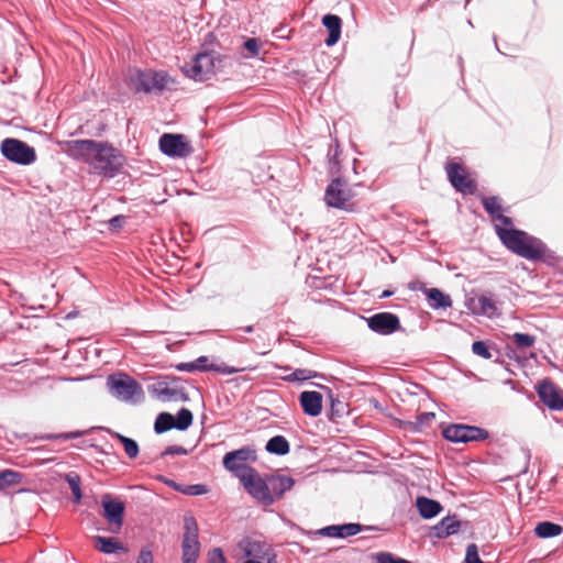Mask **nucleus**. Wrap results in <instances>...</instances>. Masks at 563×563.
Listing matches in <instances>:
<instances>
[{"mask_svg": "<svg viewBox=\"0 0 563 563\" xmlns=\"http://www.w3.org/2000/svg\"><path fill=\"white\" fill-rule=\"evenodd\" d=\"M90 165L108 177H114L123 165V156L112 145L100 142L96 148Z\"/></svg>", "mask_w": 563, "mask_h": 563, "instance_id": "nucleus-1", "label": "nucleus"}, {"mask_svg": "<svg viewBox=\"0 0 563 563\" xmlns=\"http://www.w3.org/2000/svg\"><path fill=\"white\" fill-rule=\"evenodd\" d=\"M0 153L7 161L21 166L32 165L37 159L33 146L14 137H7L1 141Z\"/></svg>", "mask_w": 563, "mask_h": 563, "instance_id": "nucleus-2", "label": "nucleus"}, {"mask_svg": "<svg viewBox=\"0 0 563 563\" xmlns=\"http://www.w3.org/2000/svg\"><path fill=\"white\" fill-rule=\"evenodd\" d=\"M217 59L213 52L198 53L190 62L185 63L181 69L188 78L205 81L214 74Z\"/></svg>", "mask_w": 563, "mask_h": 563, "instance_id": "nucleus-3", "label": "nucleus"}, {"mask_svg": "<svg viewBox=\"0 0 563 563\" xmlns=\"http://www.w3.org/2000/svg\"><path fill=\"white\" fill-rule=\"evenodd\" d=\"M445 440L453 443L482 442L489 438V432L481 427L451 423L442 430Z\"/></svg>", "mask_w": 563, "mask_h": 563, "instance_id": "nucleus-4", "label": "nucleus"}, {"mask_svg": "<svg viewBox=\"0 0 563 563\" xmlns=\"http://www.w3.org/2000/svg\"><path fill=\"white\" fill-rule=\"evenodd\" d=\"M168 75L164 71H154L151 69L135 70L131 75L130 80L136 92L150 93L153 91H162L168 82Z\"/></svg>", "mask_w": 563, "mask_h": 563, "instance_id": "nucleus-5", "label": "nucleus"}, {"mask_svg": "<svg viewBox=\"0 0 563 563\" xmlns=\"http://www.w3.org/2000/svg\"><path fill=\"white\" fill-rule=\"evenodd\" d=\"M152 391L162 401H188L189 396L181 378L166 376L152 386Z\"/></svg>", "mask_w": 563, "mask_h": 563, "instance_id": "nucleus-6", "label": "nucleus"}, {"mask_svg": "<svg viewBox=\"0 0 563 563\" xmlns=\"http://www.w3.org/2000/svg\"><path fill=\"white\" fill-rule=\"evenodd\" d=\"M353 192L343 177L333 178L327 186L324 192L325 203L335 209L350 210V200Z\"/></svg>", "mask_w": 563, "mask_h": 563, "instance_id": "nucleus-7", "label": "nucleus"}, {"mask_svg": "<svg viewBox=\"0 0 563 563\" xmlns=\"http://www.w3.org/2000/svg\"><path fill=\"white\" fill-rule=\"evenodd\" d=\"M184 530L181 542L183 562L196 563L199 556L200 543L198 540V523L192 516L184 517Z\"/></svg>", "mask_w": 563, "mask_h": 563, "instance_id": "nucleus-8", "label": "nucleus"}, {"mask_svg": "<svg viewBox=\"0 0 563 563\" xmlns=\"http://www.w3.org/2000/svg\"><path fill=\"white\" fill-rule=\"evenodd\" d=\"M256 451L250 446L228 452L223 457V466L227 471L233 473L239 479L240 475L247 474L249 470H254L249 466V462L256 461Z\"/></svg>", "mask_w": 563, "mask_h": 563, "instance_id": "nucleus-9", "label": "nucleus"}, {"mask_svg": "<svg viewBox=\"0 0 563 563\" xmlns=\"http://www.w3.org/2000/svg\"><path fill=\"white\" fill-rule=\"evenodd\" d=\"M240 482L247 493L261 505H273V498L268 494L267 476L261 477L256 470H249L247 474L240 475Z\"/></svg>", "mask_w": 563, "mask_h": 563, "instance_id": "nucleus-10", "label": "nucleus"}, {"mask_svg": "<svg viewBox=\"0 0 563 563\" xmlns=\"http://www.w3.org/2000/svg\"><path fill=\"white\" fill-rule=\"evenodd\" d=\"M107 385L114 397L124 401L142 394L140 384L126 374L110 375L107 379Z\"/></svg>", "mask_w": 563, "mask_h": 563, "instance_id": "nucleus-11", "label": "nucleus"}, {"mask_svg": "<svg viewBox=\"0 0 563 563\" xmlns=\"http://www.w3.org/2000/svg\"><path fill=\"white\" fill-rule=\"evenodd\" d=\"M158 145L162 153L169 157L185 158L194 152L183 134L165 133L159 137Z\"/></svg>", "mask_w": 563, "mask_h": 563, "instance_id": "nucleus-12", "label": "nucleus"}, {"mask_svg": "<svg viewBox=\"0 0 563 563\" xmlns=\"http://www.w3.org/2000/svg\"><path fill=\"white\" fill-rule=\"evenodd\" d=\"M62 150L71 158L84 161L90 165L93 153L100 146L95 140H67L59 143Z\"/></svg>", "mask_w": 563, "mask_h": 563, "instance_id": "nucleus-13", "label": "nucleus"}, {"mask_svg": "<svg viewBox=\"0 0 563 563\" xmlns=\"http://www.w3.org/2000/svg\"><path fill=\"white\" fill-rule=\"evenodd\" d=\"M445 172L449 181L457 191L464 195H474L477 190V184L475 179L468 177L459 163L450 162L445 166Z\"/></svg>", "mask_w": 563, "mask_h": 563, "instance_id": "nucleus-14", "label": "nucleus"}, {"mask_svg": "<svg viewBox=\"0 0 563 563\" xmlns=\"http://www.w3.org/2000/svg\"><path fill=\"white\" fill-rule=\"evenodd\" d=\"M365 320L369 330L379 335H390L401 328L399 318L391 312H377Z\"/></svg>", "mask_w": 563, "mask_h": 563, "instance_id": "nucleus-15", "label": "nucleus"}, {"mask_svg": "<svg viewBox=\"0 0 563 563\" xmlns=\"http://www.w3.org/2000/svg\"><path fill=\"white\" fill-rule=\"evenodd\" d=\"M242 544L245 555L253 558L243 563H277L276 555L265 542L244 539Z\"/></svg>", "mask_w": 563, "mask_h": 563, "instance_id": "nucleus-16", "label": "nucleus"}, {"mask_svg": "<svg viewBox=\"0 0 563 563\" xmlns=\"http://www.w3.org/2000/svg\"><path fill=\"white\" fill-rule=\"evenodd\" d=\"M540 401L550 410L563 409V396L556 385L549 378L543 379L537 387Z\"/></svg>", "mask_w": 563, "mask_h": 563, "instance_id": "nucleus-17", "label": "nucleus"}, {"mask_svg": "<svg viewBox=\"0 0 563 563\" xmlns=\"http://www.w3.org/2000/svg\"><path fill=\"white\" fill-rule=\"evenodd\" d=\"M376 527L363 526L360 523L349 522L343 525H331L321 528L318 533L322 537L344 539L355 536L364 530H374Z\"/></svg>", "mask_w": 563, "mask_h": 563, "instance_id": "nucleus-18", "label": "nucleus"}, {"mask_svg": "<svg viewBox=\"0 0 563 563\" xmlns=\"http://www.w3.org/2000/svg\"><path fill=\"white\" fill-rule=\"evenodd\" d=\"M497 235L503 244L512 253L526 252L523 249V241L527 239V232L515 228H498Z\"/></svg>", "mask_w": 563, "mask_h": 563, "instance_id": "nucleus-19", "label": "nucleus"}, {"mask_svg": "<svg viewBox=\"0 0 563 563\" xmlns=\"http://www.w3.org/2000/svg\"><path fill=\"white\" fill-rule=\"evenodd\" d=\"M295 479L286 475H268L267 487L268 494L273 498V504L283 497V495L292 488Z\"/></svg>", "mask_w": 563, "mask_h": 563, "instance_id": "nucleus-20", "label": "nucleus"}, {"mask_svg": "<svg viewBox=\"0 0 563 563\" xmlns=\"http://www.w3.org/2000/svg\"><path fill=\"white\" fill-rule=\"evenodd\" d=\"M522 245L526 252H519L518 256L529 261H539L545 257L549 252V249L540 239L529 235L528 233Z\"/></svg>", "mask_w": 563, "mask_h": 563, "instance_id": "nucleus-21", "label": "nucleus"}, {"mask_svg": "<svg viewBox=\"0 0 563 563\" xmlns=\"http://www.w3.org/2000/svg\"><path fill=\"white\" fill-rule=\"evenodd\" d=\"M103 507V517L110 525L117 526V530H112L113 532H117L122 523H123V516H124V504L120 500H111V499H104L102 501Z\"/></svg>", "mask_w": 563, "mask_h": 563, "instance_id": "nucleus-22", "label": "nucleus"}, {"mask_svg": "<svg viewBox=\"0 0 563 563\" xmlns=\"http://www.w3.org/2000/svg\"><path fill=\"white\" fill-rule=\"evenodd\" d=\"M299 402L307 416L318 417L322 411V395L319 391H302L299 396Z\"/></svg>", "mask_w": 563, "mask_h": 563, "instance_id": "nucleus-23", "label": "nucleus"}, {"mask_svg": "<svg viewBox=\"0 0 563 563\" xmlns=\"http://www.w3.org/2000/svg\"><path fill=\"white\" fill-rule=\"evenodd\" d=\"M460 528L461 521L457 519L456 515L446 516L433 527V536L439 539H445L457 533Z\"/></svg>", "mask_w": 563, "mask_h": 563, "instance_id": "nucleus-24", "label": "nucleus"}, {"mask_svg": "<svg viewBox=\"0 0 563 563\" xmlns=\"http://www.w3.org/2000/svg\"><path fill=\"white\" fill-rule=\"evenodd\" d=\"M322 24L329 32L324 44L329 47L335 45L341 36L342 20L335 14H325L322 18Z\"/></svg>", "mask_w": 563, "mask_h": 563, "instance_id": "nucleus-25", "label": "nucleus"}, {"mask_svg": "<svg viewBox=\"0 0 563 563\" xmlns=\"http://www.w3.org/2000/svg\"><path fill=\"white\" fill-rule=\"evenodd\" d=\"M477 313L488 318H495L500 314L499 305L500 302L494 298L490 292L482 294L476 299Z\"/></svg>", "mask_w": 563, "mask_h": 563, "instance_id": "nucleus-26", "label": "nucleus"}, {"mask_svg": "<svg viewBox=\"0 0 563 563\" xmlns=\"http://www.w3.org/2000/svg\"><path fill=\"white\" fill-rule=\"evenodd\" d=\"M416 506L418 508L420 516L423 519L434 518L443 509L442 505L438 500L423 496L417 498Z\"/></svg>", "mask_w": 563, "mask_h": 563, "instance_id": "nucleus-27", "label": "nucleus"}, {"mask_svg": "<svg viewBox=\"0 0 563 563\" xmlns=\"http://www.w3.org/2000/svg\"><path fill=\"white\" fill-rule=\"evenodd\" d=\"M424 295L428 299L429 307L434 310L446 309L452 306L451 297L438 288L426 289Z\"/></svg>", "mask_w": 563, "mask_h": 563, "instance_id": "nucleus-28", "label": "nucleus"}, {"mask_svg": "<svg viewBox=\"0 0 563 563\" xmlns=\"http://www.w3.org/2000/svg\"><path fill=\"white\" fill-rule=\"evenodd\" d=\"M95 541L99 544L97 549L104 554H112L117 551H124L123 544L114 538L95 536Z\"/></svg>", "mask_w": 563, "mask_h": 563, "instance_id": "nucleus-29", "label": "nucleus"}, {"mask_svg": "<svg viewBox=\"0 0 563 563\" xmlns=\"http://www.w3.org/2000/svg\"><path fill=\"white\" fill-rule=\"evenodd\" d=\"M265 449L271 454L282 456L286 455L289 452L290 445L285 437L275 435L267 441Z\"/></svg>", "mask_w": 563, "mask_h": 563, "instance_id": "nucleus-30", "label": "nucleus"}, {"mask_svg": "<svg viewBox=\"0 0 563 563\" xmlns=\"http://www.w3.org/2000/svg\"><path fill=\"white\" fill-rule=\"evenodd\" d=\"M563 528L551 521H542L536 526L534 532L536 536L542 539L553 538L561 534Z\"/></svg>", "mask_w": 563, "mask_h": 563, "instance_id": "nucleus-31", "label": "nucleus"}, {"mask_svg": "<svg viewBox=\"0 0 563 563\" xmlns=\"http://www.w3.org/2000/svg\"><path fill=\"white\" fill-rule=\"evenodd\" d=\"M111 437L118 439L123 445L125 454L130 459H135L140 453L139 444L135 440L128 438L119 432H110Z\"/></svg>", "mask_w": 563, "mask_h": 563, "instance_id": "nucleus-32", "label": "nucleus"}, {"mask_svg": "<svg viewBox=\"0 0 563 563\" xmlns=\"http://www.w3.org/2000/svg\"><path fill=\"white\" fill-rule=\"evenodd\" d=\"M339 154H340V145L338 140H334V142L330 145V148L328 151V163H329V173L331 175H339L341 173V164L339 161Z\"/></svg>", "mask_w": 563, "mask_h": 563, "instance_id": "nucleus-33", "label": "nucleus"}, {"mask_svg": "<svg viewBox=\"0 0 563 563\" xmlns=\"http://www.w3.org/2000/svg\"><path fill=\"white\" fill-rule=\"evenodd\" d=\"M328 390V398L330 402V419L340 418L346 413L347 405L340 400L338 396H335L330 388Z\"/></svg>", "mask_w": 563, "mask_h": 563, "instance_id": "nucleus-34", "label": "nucleus"}, {"mask_svg": "<svg viewBox=\"0 0 563 563\" xmlns=\"http://www.w3.org/2000/svg\"><path fill=\"white\" fill-rule=\"evenodd\" d=\"M174 416L169 412H161L154 422V431L157 434H162L164 432H167L172 429H175L174 427Z\"/></svg>", "mask_w": 563, "mask_h": 563, "instance_id": "nucleus-35", "label": "nucleus"}, {"mask_svg": "<svg viewBox=\"0 0 563 563\" xmlns=\"http://www.w3.org/2000/svg\"><path fill=\"white\" fill-rule=\"evenodd\" d=\"M23 475L20 472L12 470H3L0 472V489L3 490L8 487L15 486L21 483Z\"/></svg>", "mask_w": 563, "mask_h": 563, "instance_id": "nucleus-36", "label": "nucleus"}, {"mask_svg": "<svg viewBox=\"0 0 563 563\" xmlns=\"http://www.w3.org/2000/svg\"><path fill=\"white\" fill-rule=\"evenodd\" d=\"M192 412L187 408H181L174 417V427L176 430L185 431L192 424Z\"/></svg>", "mask_w": 563, "mask_h": 563, "instance_id": "nucleus-37", "label": "nucleus"}, {"mask_svg": "<svg viewBox=\"0 0 563 563\" xmlns=\"http://www.w3.org/2000/svg\"><path fill=\"white\" fill-rule=\"evenodd\" d=\"M318 377V373L307 368H297L290 374L284 376V380L288 383L292 382H306L308 379Z\"/></svg>", "mask_w": 563, "mask_h": 563, "instance_id": "nucleus-38", "label": "nucleus"}, {"mask_svg": "<svg viewBox=\"0 0 563 563\" xmlns=\"http://www.w3.org/2000/svg\"><path fill=\"white\" fill-rule=\"evenodd\" d=\"M65 481L71 489L74 496V503L79 504L82 498V493L80 488V476L75 473H69L65 475Z\"/></svg>", "mask_w": 563, "mask_h": 563, "instance_id": "nucleus-39", "label": "nucleus"}, {"mask_svg": "<svg viewBox=\"0 0 563 563\" xmlns=\"http://www.w3.org/2000/svg\"><path fill=\"white\" fill-rule=\"evenodd\" d=\"M482 205L485 211L492 217L496 218L499 213H501V206L499 202L498 197L492 196V197H484L482 199Z\"/></svg>", "mask_w": 563, "mask_h": 563, "instance_id": "nucleus-40", "label": "nucleus"}, {"mask_svg": "<svg viewBox=\"0 0 563 563\" xmlns=\"http://www.w3.org/2000/svg\"><path fill=\"white\" fill-rule=\"evenodd\" d=\"M512 342L517 349L531 347L536 343V336L528 333H514Z\"/></svg>", "mask_w": 563, "mask_h": 563, "instance_id": "nucleus-41", "label": "nucleus"}, {"mask_svg": "<svg viewBox=\"0 0 563 563\" xmlns=\"http://www.w3.org/2000/svg\"><path fill=\"white\" fill-rule=\"evenodd\" d=\"M472 352L485 360H489L493 356L488 345L484 341H475L472 344Z\"/></svg>", "mask_w": 563, "mask_h": 563, "instance_id": "nucleus-42", "label": "nucleus"}, {"mask_svg": "<svg viewBox=\"0 0 563 563\" xmlns=\"http://www.w3.org/2000/svg\"><path fill=\"white\" fill-rule=\"evenodd\" d=\"M209 492L205 484L184 485L183 494L187 496H200Z\"/></svg>", "mask_w": 563, "mask_h": 563, "instance_id": "nucleus-43", "label": "nucleus"}, {"mask_svg": "<svg viewBox=\"0 0 563 563\" xmlns=\"http://www.w3.org/2000/svg\"><path fill=\"white\" fill-rule=\"evenodd\" d=\"M376 562L377 563H411L408 560L395 556L390 552H378L376 554Z\"/></svg>", "mask_w": 563, "mask_h": 563, "instance_id": "nucleus-44", "label": "nucleus"}, {"mask_svg": "<svg viewBox=\"0 0 563 563\" xmlns=\"http://www.w3.org/2000/svg\"><path fill=\"white\" fill-rule=\"evenodd\" d=\"M464 563H485L478 555V548L475 543H470L466 548Z\"/></svg>", "mask_w": 563, "mask_h": 563, "instance_id": "nucleus-45", "label": "nucleus"}, {"mask_svg": "<svg viewBox=\"0 0 563 563\" xmlns=\"http://www.w3.org/2000/svg\"><path fill=\"white\" fill-rule=\"evenodd\" d=\"M244 48L249 52L250 57H256L260 54L261 42L256 37H250L244 42Z\"/></svg>", "mask_w": 563, "mask_h": 563, "instance_id": "nucleus-46", "label": "nucleus"}, {"mask_svg": "<svg viewBox=\"0 0 563 563\" xmlns=\"http://www.w3.org/2000/svg\"><path fill=\"white\" fill-rule=\"evenodd\" d=\"M434 418V412H422L418 415L416 421L413 422L415 430H421L422 428L428 426Z\"/></svg>", "mask_w": 563, "mask_h": 563, "instance_id": "nucleus-47", "label": "nucleus"}, {"mask_svg": "<svg viewBox=\"0 0 563 563\" xmlns=\"http://www.w3.org/2000/svg\"><path fill=\"white\" fill-rule=\"evenodd\" d=\"M195 365L198 366L197 372H214L216 364L209 363L208 356H199L194 361Z\"/></svg>", "mask_w": 563, "mask_h": 563, "instance_id": "nucleus-48", "label": "nucleus"}, {"mask_svg": "<svg viewBox=\"0 0 563 563\" xmlns=\"http://www.w3.org/2000/svg\"><path fill=\"white\" fill-rule=\"evenodd\" d=\"M84 434L81 431H71V432H65V433H58V434H47L45 439L47 440H58V439H77L80 438Z\"/></svg>", "mask_w": 563, "mask_h": 563, "instance_id": "nucleus-49", "label": "nucleus"}, {"mask_svg": "<svg viewBox=\"0 0 563 563\" xmlns=\"http://www.w3.org/2000/svg\"><path fill=\"white\" fill-rule=\"evenodd\" d=\"M188 451L180 445H169L162 452L161 455H186Z\"/></svg>", "mask_w": 563, "mask_h": 563, "instance_id": "nucleus-50", "label": "nucleus"}, {"mask_svg": "<svg viewBox=\"0 0 563 563\" xmlns=\"http://www.w3.org/2000/svg\"><path fill=\"white\" fill-rule=\"evenodd\" d=\"M241 368H236L233 366H229L224 363H221L219 365L216 364L214 372L223 374V375H231L241 372Z\"/></svg>", "mask_w": 563, "mask_h": 563, "instance_id": "nucleus-51", "label": "nucleus"}, {"mask_svg": "<svg viewBox=\"0 0 563 563\" xmlns=\"http://www.w3.org/2000/svg\"><path fill=\"white\" fill-rule=\"evenodd\" d=\"M136 563H153V553L148 548H142Z\"/></svg>", "mask_w": 563, "mask_h": 563, "instance_id": "nucleus-52", "label": "nucleus"}, {"mask_svg": "<svg viewBox=\"0 0 563 563\" xmlns=\"http://www.w3.org/2000/svg\"><path fill=\"white\" fill-rule=\"evenodd\" d=\"M209 563H225V558H224L223 552H222V550L220 548H214L210 552Z\"/></svg>", "mask_w": 563, "mask_h": 563, "instance_id": "nucleus-53", "label": "nucleus"}, {"mask_svg": "<svg viewBox=\"0 0 563 563\" xmlns=\"http://www.w3.org/2000/svg\"><path fill=\"white\" fill-rule=\"evenodd\" d=\"M124 223H125V217L124 216H122V214L114 216L113 218H111L109 220V228L111 230H118V229H121Z\"/></svg>", "mask_w": 563, "mask_h": 563, "instance_id": "nucleus-54", "label": "nucleus"}, {"mask_svg": "<svg viewBox=\"0 0 563 563\" xmlns=\"http://www.w3.org/2000/svg\"><path fill=\"white\" fill-rule=\"evenodd\" d=\"M175 368L179 372H197L198 366L192 362H183L175 365Z\"/></svg>", "mask_w": 563, "mask_h": 563, "instance_id": "nucleus-55", "label": "nucleus"}, {"mask_svg": "<svg viewBox=\"0 0 563 563\" xmlns=\"http://www.w3.org/2000/svg\"><path fill=\"white\" fill-rule=\"evenodd\" d=\"M159 481L166 484L168 487L183 494L184 485L177 484L175 481L165 478L164 476H161Z\"/></svg>", "mask_w": 563, "mask_h": 563, "instance_id": "nucleus-56", "label": "nucleus"}, {"mask_svg": "<svg viewBox=\"0 0 563 563\" xmlns=\"http://www.w3.org/2000/svg\"><path fill=\"white\" fill-rule=\"evenodd\" d=\"M495 219L500 221L504 225L512 228V220H511V218H509L507 216H504L503 213H499Z\"/></svg>", "mask_w": 563, "mask_h": 563, "instance_id": "nucleus-57", "label": "nucleus"}, {"mask_svg": "<svg viewBox=\"0 0 563 563\" xmlns=\"http://www.w3.org/2000/svg\"><path fill=\"white\" fill-rule=\"evenodd\" d=\"M238 330L239 331H243L244 333H252L254 331V327L253 325H246V327H243V328H239Z\"/></svg>", "mask_w": 563, "mask_h": 563, "instance_id": "nucleus-58", "label": "nucleus"}, {"mask_svg": "<svg viewBox=\"0 0 563 563\" xmlns=\"http://www.w3.org/2000/svg\"><path fill=\"white\" fill-rule=\"evenodd\" d=\"M393 295H394V291H393V290H388V289H387V290H384V291L382 292V295L379 296V298H388V297H390V296H393Z\"/></svg>", "mask_w": 563, "mask_h": 563, "instance_id": "nucleus-59", "label": "nucleus"}, {"mask_svg": "<svg viewBox=\"0 0 563 563\" xmlns=\"http://www.w3.org/2000/svg\"><path fill=\"white\" fill-rule=\"evenodd\" d=\"M233 339H234L235 341L242 342V339H240L239 334L234 335V336H233Z\"/></svg>", "mask_w": 563, "mask_h": 563, "instance_id": "nucleus-60", "label": "nucleus"}]
</instances>
